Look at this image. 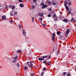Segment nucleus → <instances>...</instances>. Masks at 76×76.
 Here are the masks:
<instances>
[{
  "label": "nucleus",
  "mask_w": 76,
  "mask_h": 76,
  "mask_svg": "<svg viewBox=\"0 0 76 76\" xmlns=\"http://www.w3.org/2000/svg\"><path fill=\"white\" fill-rule=\"evenodd\" d=\"M35 6L33 5L32 7H31V9H35Z\"/></svg>",
  "instance_id": "nucleus-16"
},
{
  "label": "nucleus",
  "mask_w": 76,
  "mask_h": 76,
  "mask_svg": "<svg viewBox=\"0 0 76 76\" xmlns=\"http://www.w3.org/2000/svg\"><path fill=\"white\" fill-rule=\"evenodd\" d=\"M16 60H14V61H12V63H16Z\"/></svg>",
  "instance_id": "nucleus-26"
},
{
  "label": "nucleus",
  "mask_w": 76,
  "mask_h": 76,
  "mask_svg": "<svg viewBox=\"0 0 76 76\" xmlns=\"http://www.w3.org/2000/svg\"><path fill=\"white\" fill-rule=\"evenodd\" d=\"M46 67H45L44 68H43V71H45V70H46Z\"/></svg>",
  "instance_id": "nucleus-33"
},
{
  "label": "nucleus",
  "mask_w": 76,
  "mask_h": 76,
  "mask_svg": "<svg viewBox=\"0 0 76 76\" xmlns=\"http://www.w3.org/2000/svg\"><path fill=\"white\" fill-rule=\"evenodd\" d=\"M38 15L39 16H40L41 17H42V16H43V15H44V14L42 13H38Z\"/></svg>",
  "instance_id": "nucleus-3"
},
{
  "label": "nucleus",
  "mask_w": 76,
  "mask_h": 76,
  "mask_svg": "<svg viewBox=\"0 0 76 76\" xmlns=\"http://www.w3.org/2000/svg\"><path fill=\"white\" fill-rule=\"evenodd\" d=\"M5 9H7V8H8V7H7V6H6L5 7Z\"/></svg>",
  "instance_id": "nucleus-47"
},
{
  "label": "nucleus",
  "mask_w": 76,
  "mask_h": 76,
  "mask_svg": "<svg viewBox=\"0 0 76 76\" xmlns=\"http://www.w3.org/2000/svg\"><path fill=\"white\" fill-rule=\"evenodd\" d=\"M75 71H76V68H75Z\"/></svg>",
  "instance_id": "nucleus-58"
},
{
  "label": "nucleus",
  "mask_w": 76,
  "mask_h": 76,
  "mask_svg": "<svg viewBox=\"0 0 76 76\" xmlns=\"http://www.w3.org/2000/svg\"><path fill=\"white\" fill-rule=\"evenodd\" d=\"M48 64H50V62H48V63H47Z\"/></svg>",
  "instance_id": "nucleus-52"
},
{
  "label": "nucleus",
  "mask_w": 76,
  "mask_h": 76,
  "mask_svg": "<svg viewBox=\"0 0 76 76\" xmlns=\"http://www.w3.org/2000/svg\"><path fill=\"white\" fill-rule=\"evenodd\" d=\"M69 11L70 12H72V8H70L69 10Z\"/></svg>",
  "instance_id": "nucleus-43"
},
{
  "label": "nucleus",
  "mask_w": 76,
  "mask_h": 76,
  "mask_svg": "<svg viewBox=\"0 0 76 76\" xmlns=\"http://www.w3.org/2000/svg\"><path fill=\"white\" fill-rule=\"evenodd\" d=\"M68 14L69 15L71 14V12H70V11H68Z\"/></svg>",
  "instance_id": "nucleus-29"
},
{
  "label": "nucleus",
  "mask_w": 76,
  "mask_h": 76,
  "mask_svg": "<svg viewBox=\"0 0 76 76\" xmlns=\"http://www.w3.org/2000/svg\"><path fill=\"white\" fill-rule=\"evenodd\" d=\"M74 21V18H73V17H72V19H71V20H70V21L73 22V21Z\"/></svg>",
  "instance_id": "nucleus-17"
},
{
  "label": "nucleus",
  "mask_w": 76,
  "mask_h": 76,
  "mask_svg": "<svg viewBox=\"0 0 76 76\" xmlns=\"http://www.w3.org/2000/svg\"><path fill=\"white\" fill-rule=\"evenodd\" d=\"M18 1L19 2H22L23 1L22 0H19Z\"/></svg>",
  "instance_id": "nucleus-39"
},
{
  "label": "nucleus",
  "mask_w": 76,
  "mask_h": 76,
  "mask_svg": "<svg viewBox=\"0 0 76 76\" xmlns=\"http://www.w3.org/2000/svg\"><path fill=\"white\" fill-rule=\"evenodd\" d=\"M57 19H58V17H56V18H54V21H57Z\"/></svg>",
  "instance_id": "nucleus-14"
},
{
  "label": "nucleus",
  "mask_w": 76,
  "mask_h": 76,
  "mask_svg": "<svg viewBox=\"0 0 76 76\" xmlns=\"http://www.w3.org/2000/svg\"><path fill=\"white\" fill-rule=\"evenodd\" d=\"M32 20L33 21L34 20V17H32Z\"/></svg>",
  "instance_id": "nucleus-46"
},
{
  "label": "nucleus",
  "mask_w": 76,
  "mask_h": 76,
  "mask_svg": "<svg viewBox=\"0 0 76 76\" xmlns=\"http://www.w3.org/2000/svg\"><path fill=\"white\" fill-rule=\"evenodd\" d=\"M12 7V5H10L9 6V7Z\"/></svg>",
  "instance_id": "nucleus-49"
},
{
  "label": "nucleus",
  "mask_w": 76,
  "mask_h": 76,
  "mask_svg": "<svg viewBox=\"0 0 76 76\" xmlns=\"http://www.w3.org/2000/svg\"><path fill=\"white\" fill-rule=\"evenodd\" d=\"M48 66H50V65H51V64H48Z\"/></svg>",
  "instance_id": "nucleus-51"
},
{
  "label": "nucleus",
  "mask_w": 76,
  "mask_h": 76,
  "mask_svg": "<svg viewBox=\"0 0 76 76\" xmlns=\"http://www.w3.org/2000/svg\"><path fill=\"white\" fill-rule=\"evenodd\" d=\"M24 69L25 70H26L27 69H28V67L26 66H24Z\"/></svg>",
  "instance_id": "nucleus-15"
},
{
  "label": "nucleus",
  "mask_w": 76,
  "mask_h": 76,
  "mask_svg": "<svg viewBox=\"0 0 76 76\" xmlns=\"http://www.w3.org/2000/svg\"><path fill=\"white\" fill-rule=\"evenodd\" d=\"M63 22H68V20H67L66 19H64L63 20Z\"/></svg>",
  "instance_id": "nucleus-9"
},
{
  "label": "nucleus",
  "mask_w": 76,
  "mask_h": 76,
  "mask_svg": "<svg viewBox=\"0 0 76 76\" xmlns=\"http://www.w3.org/2000/svg\"><path fill=\"white\" fill-rule=\"evenodd\" d=\"M69 6H71L72 5V3L71 1H69Z\"/></svg>",
  "instance_id": "nucleus-20"
},
{
  "label": "nucleus",
  "mask_w": 76,
  "mask_h": 76,
  "mask_svg": "<svg viewBox=\"0 0 76 76\" xmlns=\"http://www.w3.org/2000/svg\"><path fill=\"white\" fill-rule=\"evenodd\" d=\"M20 6L21 7H24V5L23 4H20Z\"/></svg>",
  "instance_id": "nucleus-10"
},
{
  "label": "nucleus",
  "mask_w": 76,
  "mask_h": 76,
  "mask_svg": "<svg viewBox=\"0 0 76 76\" xmlns=\"http://www.w3.org/2000/svg\"><path fill=\"white\" fill-rule=\"evenodd\" d=\"M70 0H68V1H70Z\"/></svg>",
  "instance_id": "nucleus-54"
},
{
  "label": "nucleus",
  "mask_w": 76,
  "mask_h": 76,
  "mask_svg": "<svg viewBox=\"0 0 76 76\" xmlns=\"http://www.w3.org/2000/svg\"><path fill=\"white\" fill-rule=\"evenodd\" d=\"M66 73H67V72H64L63 73V74L64 75H66Z\"/></svg>",
  "instance_id": "nucleus-31"
},
{
  "label": "nucleus",
  "mask_w": 76,
  "mask_h": 76,
  "mask_svg": "<svg viewBox=\"0 0 76 76\" xmlns=\"http://www.w3.org/2000/svg\"><path fill=\"white\" fill-rule=\"evenodd\" d=\"M71 75H70V74H67V76H70Z\"/></svg>",
  "instance_id": "nucleus-37"
},
{
  "label": "nucleus",
  "mask_w": 76,
  "mask_h": 76,
  "mask_svg": "<svg viewBox=\"0 0 76 76\" xmlns=\"http://www.w3.org/2000/svg\"><path fill=\"white\" fill-rule=\"evenodd\" d=\"M49 11H51V10H52V9L51 8H49V9L48 10Z\"/></svg>",
  "instance_id": "nucleus-34"
},
{
  "label": "nucleus",
  "mask_w": 76,
  "mask_h": 76,
  "mask_svg": "<svg viewBox=\"0 0 76 76\" xmlns=\"http://www.w3.org/2000/svg\"><path fill=\"white\" fill-rule=\"evenodd\" d=\"M22 50H19L17 52V53H20V52H22Z\"/></svg>",
  "instance_id": "nucleus-18"
},
{
  "label": "nucleus",
  "mask_w": 76,
  "mask_h": 76,
  "mask_svg": "<svg viewBox=\"0 0 76 76\" xmlns=\"http://www.w3.org/2000/svg\"><path fill=\"white\" fill-rule=\"evenodd\" d=\"M42 26H45V25L44 24H43Z\"/></svg>",
  "instance_id": "nucleus-41"
},
{
  "label": "nucleus",
  "mask_w": 76,
  "mask_h": 76,
  "mask_svg": "<svg viewBox=\"0 0 76 76\" xmlns=\"http://www.w3.org/2000/svg\"><path fill=\"white\" fill-rule=\"evenodd\" d=\"M47 4H44L43 5L42 8L43 9H45L46 7H47Z\"/></svg>",
  "instance_id": "nucleus-4"
},
{
  "label": "nucleus",
  "mask_w": 76,
  "mask_h": 76,
  "mask_svg": "<svg viewBox=\"0 0 76 76\" xmlns=\"http://www.w3.org/2000/svg\"><path fill=\"white\" fill-rule=\"evenodd\" d=\"M44 74V72H42L41 73V76H43Z\"/></svg>",
  "instance_id": "nucleus-38"
},
{
  "label": "nucleus",
  "mask_w": 76,
  "mask_h": 76,
  "mask_svg": "<svg viewBox=\"0 0 76 76\" xmlns=\"http://www.w3.org/2000/svg\"><path fill=\"white\" fill-rule=\"evenodd\" d=\"M1 19L2 20H4L6 19V16L4 15L2 17Z\"/></svg>",
  "instance_id": "nucleus-5"
},
{
  "label": "nucleus",
  "mask_w": 76,
  "mask_h": 76,
  "mask_svg": "<svg viewBox=\"0 0 76 76\" xmlns=\"http://www.w3.org/2000/svg\"><path fill=\"white\" fill-rule=\"evenodd\" d=\"M33 2L34 3H36L37 2V0H33Z\"/></svg>",
  "instance_id": "nucleus-30"
},
{
  "label": "nucleus",
  "mask_w": 76,
  "mask_h": 76,
  "mask_svg": "<svg viewBox=\"0 0 76 76\" xmlns=\"http://www.w3.org/2000/svg\"><path fill=\"white\" fill-rule=\"evenodd\" d=\"M33 62H34V61H33Z\"/></svg>",
  "instance_id": "nucleus-62"
},
{
  "label": "nucleus",
  "mask_w": 76,
  "mask_h": 76,
  "mask_svg": "<svg viewBox=\"0 0 76 76\" xmlns=\"http://www.w3.org/2000/svg\"><path fill=\"white\" fill-rule=\"evenodd\" d=\"M60 52H59V51H58L57 52V56H58V54H59V53Z\"/></svg>",
  "instance_id": "nucleus-32"
},
{
  "label": "nucleus",
  "mask_w": 76,
  "mask_h": 76,
  "mask_svg": "<svg viewBox=\"0 0 76 76\" xmlns=\"http://www.w3.org/2000/svg\"><path fill=\"white\" fill-rule=\"evenodd\" d=\"M23 35H26V32H25V31L24 30H23Z\"/></svg>",
  "instance_id": "nucleus-8"
},
{
  "label": "nucleus",
  "mask_w": 76,
  "mask_h": 76,
  "mask_svg": "<svg viewBox=\"0 0 76 76\" xmlns=\"http://www.w3.org/2000/svg\"><path fill=\"white\" fill-rule=\"evenodd\" d=\"M28 66H29V64H28Z\"/></svg>",
  "instance_id": "nucleus-57"
},
{
  "label": "nucleus",
  "mask_w": 76,
  "mask_h": 76,
  "mask_svg": "<svg viewBox=\"0 0 76 76\" xmlns=\"http://www.w3.org/2000/svg\"><path fill=\"white\" fill-rule=\"evenodd\" d=\"M15 8V6H13L12 7V10H13V9H14Z\"/></svg>",
  "instance_id": "nucleus-24"
},
{
  "label": "nucleus",
  "mask_w": 76,
  "mask_h": 76,
  "mask_svg": "<svg viewBox=\"0 0 76 76\" xmlns=\"http://www.w3.org/2000/svg\"><path fill=\"white\" fill-rule=\"evenodd\" d=\"M0 7H1V5H0Z\"/></svg>",
  "instance_id": "nucleus-55"
},
{
  "label": "nucleus",
  "mask_w": 76,
  "mask_h": 76,
  "mask_svg": "<svg viewBox=\"0 0 76 76\" xmlns=\"http://www.w3.org/2000/svg\"><path fill=\"white\" fill-rule=\"evenodd\" d=\"M41 58H38V60L39 61L41 60H44V58H50L51 57V56H49V57L48 56H43L41 57Z\"/></svg>",
  "instance_id": "nucleus-1"
},
{
  "label": "nucleus",
  "mask_w": 76,
  "mask_h": 76,
  "mask_svg": "<svg viewBox=\"0 0 76 76\" xmlns=\"http://www.w3.org/2000/svg\"><path fill=\"white\" fill-rule=\"evenodd\" d=\"M67 4H68V2L67 1H65L64 2V6H67Z\"/></svg>",
  "instance_id": "nucleus-6"
},
{
  "label": "nucleus",
  "mask_w": 76,
  "mask_h": 76,
  "mask_svg": "<svg viewBox=\"0 0 76 76\" xmlns=\"http://www.w3.org/2000/svg\"><path fill=\"white\" fill-rule=\"evenodd\" d=\"M69 29H68L66 31V35H68L69 33Z\"/></svg>",
  "instance_id": "nucleus-12"
},
{
  "label": "nucleus",
  "mask_w": 76,
  "mask_h": 76,
  "mask_svg": "<svg viewBox=\"0 0 76 76\" xmlns=\"http://www.w3.org/2000/svg\"><path fill=\"white\" fill-rule=\"evenodd\" d=\"M52 4L53 5V6H55V5H56V4H56V3H55L53 1L52 2Z\"/></svg>",
  "instance_id": "nucleus-13"
},
{
  "label": "nucleus",
  "mask_w": 76,
  "mask_h": 76,
  "mask_svg": "<svg viewBox=\"0 0 76 76\" xmlns=\"http://www.w3.org/2000/svg\"><path fill=\"white\" fill-rule=\"evenodd\" d=\"M61 37H62V36H61Z\"/></svg>",
  "instance_id": "nucleus-61"
},
{
  "label": "nucleus",
  "mask_w": 76,
  "mask_h": 76,
  "mask_svg": "<svg viewBox=\"0 0 76 76\" xmlns=\"http://www.w3.org/2000/svg\"><path fill=\"white\" fill-rule=\"evenodd\" d=\"M17 14H18V13L16 12L14 13V15H17Z\"/></svg>",
  "instance_id": "nucleus-42"
},
{
  "label": "nucleus",
  "mask_w": 76,
  "mask_h": 76,
  "mask_svg": "<svg viewBox=\"0 0 76 76\" xmlns=\"http://www.w3.org/2000/svg\"><path fill=\"white\" fill-rule=\"evenodd\" d=\"M10 16H13V14H12V12L10 13Z\"/></svg>",
  "instance_id": "nucleus-44"
},
{
  "label": "nucleus",
  "mask_w": 76,
  "mask_h": 76,
  "mask_svg": "<svg viewBox=\"0 0 76 76\" xmlns=\"http://www.w3.org/2000/svg\"><path fill=\"white\" fill-rule=\"evenodd\" d=\"M48 17H51V15L50 14H49L48 15Z\"/></svg>",
  "instance_id": "nucleus-27"
},
{
  "label": "nucleus",
  "mask_w": 76,
  "mask_h": 76,
  "mask_svg": "<svg viewBox=\"0 0 76 76\" xmlns=\"http://www.w3.org/2000/svg\"><path fill=\"white\" fill-rule=\"evenodd\" d=\"M74 22H76V20H75Z\"/></svg>",
  "instance_id": "nucleus-59"
},
{
  "label": "nucleus",
  "mask_w": 76,
  "mask_h": 76,
  "mask_svg": "<svg viewBox=\"0 0 76 76\" xmlns=\"http://www.w3.org/2000/svg\"><path fill=\"white\" fill-rule=\"evenodd\" d=\"M56 17V15L55 14H54V15H53V18H55Z\"/></svg>",
  "instance_id": "nucleus-25"
},
{
  "label": "nucleus",
  "mask_w": 76,
  "mask_h": 76,
  "mask_svg": "<svg viewBox=\"0 0 76 76\" xmlns=\"http://www.w3.org/2000/svg\"><path fill=\"white\" fill-rule=\"evenodd\" d=\"M44 3H42L41 4V6H42V5H44Z\"/></svg>",
  "instance_id": "nucleus-40"
},
{
  "label": "nucleus",
  "mask_w": 76,
  "mask_h": 76,
  "mask_svg": "<svg viewBox=\"0 0 76 76\" xmlns=\"http://www.w3.org/2000/svg\"><path fill=\"white\" fill-rule=\"evenodd\" d=\"M17 59H18V56H16L14 58V60H17Z\"/></svg>",
  "instance_id": "nucleus-19"
},
{
  "label": "nucleus",
  "mask_w": 76,
  "mask_h": 76,
  "mask_svg": "<svg viewBox=\"0 0 76 76\" xmlns=\"http://www.w3.org/2000/svg\"><path fill=\"white\" fill-rule=\"evenodd\" d=\"M30 66L31 68H32L33 66V64H32V61H30Z\"/></svg>",
  "instance_id": "nucleus-7"
},
{
  "label": "nucleus",
  "mask_w": 76,
  "mask_h": 76,
  "mask_svg": "<svg viewBox=\"0 0 76 76\" xmlns=\"http://www.w3.org/2000/svg\"><path fill=\"white\" fill-rule=\"evenodd\" d=\"M48 4H51V2H50V1H48Z\"/></svg>",
  "instance_id": "nucleus-23"
},
{
  "label": "nucleus",
  "mask_w": 76,
  "mask_h": 76,
  "mask_svg": "<svg viewBox=\"0 0 76 76\" xmlns=\"http://www.w3.org/2000/svg\"><path fill=\"white\" fill-rule=\"evenodd\" d=\"M65 7L66 8V9L67 10H69V7L67 6L66 5V6H65Z\"/></svg>",
  "instance_id": "nucleus-11"
},
{
  "label": "nucleus",
  "mask_w": 76,
  "mask_h": 76,
  "mask_svg": "<svg viewBox=\"0 0 76 76\" xmlns=\"http://www.w3.org/2000/svg\"><path fill=\"white\" fill-rule=\"evenodd\" d=\"M50 63H51V61H50Z\"/></svg>",
  "instance_id": "nucleus-60"
},
{
  "label": "nucleus",
  "mask_w": 76,
  "mask_h": 76,
  "mask_svg": "<svg viewBox=\"0 0 76 76\" xmlns=\"http://www.w3.org/2000/svg\"><path fill=\"white\" fill-rule=\"evenodd\" d=\"M18 27H19V29H20L21 28H22V27L20 26H18Z\"/></svg>",
  "instance_id": "nucleus-35"
},
{
  "label": "nucleus",
  "mask_w": 76,
  "mask_h": 76,
  "mask_svg": "<svg viewBox=\"0 0 76 76\" xmlns=\"http://www.w3.org/2000/svg\"><path fill=\"white\" fill-rule=\"evenodd\" d=\"M54 49H53V51H54Z\"/></svg>",
  "instance_id": "nucleus-56"
},
{
  "label": "nucleus",
  "mask_w": 76,
  "mask_h": 76,
  "mask_svg": "<svg viewBox=\"0 0 76 76\" xmlns=\"http://www.w3.org/2000/svg\"><path fill=\"white\" fill-rule=\"evenodd\" d=\"M31 76H34V74L33 73H31L30 74Z\"/></svg>",
  "instance_id": "nucleus-28"
},
{
  "label": "nucleus",
  "mask_w": 76,
  "mask_h": 76,
  "mask_svg": "<svg viewBox=\"0 0 76 76\" xmlns=\"http://www.w3.org/2000/svg\"><path fill=\"white\" fill-rule=\"evenodd\" d=\"M16 66H17L18 67H19V66H20V64H16Z\"/></svg>",
  "instance_id": "nucleus-22"
},
{
  "label": "nucleus",
  "mask_w": 76,
  "mask_h": 76,
  "mask_svg": "<svg viewBox=\"0 0 76 76\" xmlns=\"http://www.w3.org/2000/svg\"><path fill=\"white\" fill-rule=\"evenodd\" d=\"M53 36H52V39L53 41H55V37H56V34L54 33L53 34Z\"/></svg>",
  "instance_id": "nucleus-2"
},
{
  "label": "nucleus",
  "mask_w": 76,
  "mask_h": 76,
  "mask_svg": "<svg viewBox=\"0 0 76 76\" xmlns=\"http://www.w3.org/2000/svg\"><path fill=\"white\" fill-rule=\"evenodd\" d=\"M54 13V11H52L51 12V13Z\"/></svg>",
  "instance_id": "nucleus-45"
},
{
  "label": "nucleus",
  "mask_w": 76,
  "mask_h": 76,
  "mask_svg": "<svg viewBox=\"0 0 76 76\" xmlns=\"http://www.w3.org/2000/svg\"><path fill=\"white\" fill-rule=\"evenodd\" d=\"M27 63L28 64L29 63V62H27Z\"/></svg>",
  "instance_id": "nucleus-53"
},
{
  "label": "nucleus",
  "mask_w": 76,
  "mask_h": 76,
  "mask_svg": "<svg viewBox=\"0 0 76 76\" xmlns=\"http://www.w3.org/2000/svg\"><path fill=\"white\" fill-rule=\"evenodd\" d=\"M47 61H44L43 62V63H46Z\"/></svg>",
  "instance_id": "nucleus-36"
},
{
  "label": "nucleus",
  "mask_w": 76,
  "mask_h": 76,
  "mask_svg": "<svg viewBox=\"0 0 76 76\" xmlns=\"http://www.w3.org/2000/svg\"><path fill=\"white\" fill-rule=\"evenodd\" d=\"M40 20H42V18H41L40 19Z\"/></svg>",
  "instance_id": "nucleus-50"
},
{
  "label": "nucleus",
  "mask_w": 76,
  "mask_h": 76,
  "mask_svg": "<svg viewBox=\"0 0 76 76\" xmlns=\"http://www.w3.org/2000/svg\"><path fill=\"white\" fill-rule=\"evenodd\" d=\"M13 22V20H11L10 21V22H11V23H12Z\"/></svg>",
  "instance_id": "nucleus-48"
},
{
  "label": "nucleus",
  "mask_w": 76,
  "mask_h": 76,
  "mask_svg": "<svg viewBox=\"0 0 76 76\" xmlns=\"http://www.w3.org/2000/svg\"><path fill=\"white\" fill-rule=\"evenodd\" d=\"M57 35H59V34H60V32L57 31Z\"/></svg>",
  "instance_id": "nucleus-21"
}]
</instances>
